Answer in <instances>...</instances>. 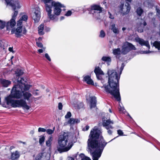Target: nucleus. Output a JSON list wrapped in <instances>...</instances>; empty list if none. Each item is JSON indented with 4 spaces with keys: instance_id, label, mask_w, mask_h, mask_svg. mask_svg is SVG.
I'll use <instances>...</instances> for the list:
<instances>
[{
    "instance_id": "1",
    "label": "nucleus",
    "mask_w": 160,
    "mask_h": 160,
    "mask_svg": "<svg viewBox=\"0 0 160 160\" xmlns=\"http://www.w3.org/2000/svg\"><path fill=\"white\" fill-rule=\"evenodd\" d=\"M102 133L101 130L95 126L91 130L89 136L87 141L88 149L92 156L93 160H98L107 144Z\"/></svg>"
},
{
    "instance_id": "2",
    "label": "nucleus",
    "mask_w": 160,
    "mask_h": 160,
    "mask_svg": "<svg viewBox=\"0 0 160 160\" xmlns=\"http://www.w3.org/2000/svg\"><path fill=\"white\" fill-rule=\"evenodd\" d=\"M124 66V64L122 63L120 68L119 75H118L117 72L114 70H108V72L109 77L108 85H104L101 87V88H103L106 92L109 93L113 96L118 101H120L121 100L119 92V81L120 78V75L122 73Z\"/></svg>"
},
{
    "instance_id": "3",
    "label": "nucleus",
    "mask_w": 160,
    "mask_h": 160,
    "mask_svg": "<svg viewBox=\"0 0 160 160\" xmlns=\"http://www.w3.org/2000/svg\"><path fill=\"white\" fill-rule=\"evenodd\" d=\"M22 97V92L17 85H15L12 88L11 94L5 98V100L7 105H10L13 108L22 107L23 109L28 110L30 107L26 101L21 99L14 100L13 98L19 99Z\"/></svg>"
},
{
    "instance_id": "4",
    "label": "nucleus",
    "mask_w": 160,
    "mask_h": 160,
    "mask_svg": "<svg viewBox=\"0 0 160 160\" xmlns=\"http://www.w3.org/2000/svg\"><path fill=\"white\" fill-rule=\"evenodd\" d=\"M45 4L46 10L48 18L54 21H57V16L59 15L61 12V8L64 6L58 2L52 1L53 0H42Z\"/></svg>"
},
{
    "instance_id": "5",
    "label": "nucleus",
    "mask_w": 160,
    "mask_h": 160,
    "mask_svg": "<svg viewBox=\"0 0 160 160\" xmlns=\"http://www.w3.org/2000/svg\"><path fill=\"white\" fill-rule=\"evenodd\" d=\"M73 145V143L69 138L68 133L64 132L58 138L57 150L60 153L66 152L70 150Z\"/></svg>"
},
{
    "instance_id": "6",
    "label": "nucleus",
    "mask_w": 160,
    "mask_h": 160,
    "mask_svg": "<svg viewBox=\"0 0 160 160\" xmlns=\"http://www.w3.org/2000/svg\"><path fill=\"white\" fill-rule=\"evenodd\" d=\"M102 10V8L98 5H94L91 6L90 13L96 18L100 19Z\"/></svg>"
},
{
    "instance_id": "7",
    "label": "nucleus",
    "mask_w": 160,
    "mask_h": 160,
    "mask_svg": "<svg viewBox=\"0 0 160 160\" xmlns=\"http://www.w3.org/2000/svg\"><path fill=\"white\" fill-rule=\"evenodd\" d=\"M17 81L18 82V86L19 87L22 92H25L29 90L31 86L29 85L25 84V81L23 78L19 77L17 79Z\"/></svg>"
},
{
    "instance_id": "8",
    "label": "nucleus",
    "mask_w": 160,
    "mask_h": 160,
    "mask_svg": "<svg viewBox=\"0 0 160 160\" xmlns=\"http://www.w3.org/2000/svg\"><path fill=\"white\" fill-rule=\"evenodd\" d=\"M14 13L12 15V18L10 21L7 22L6 28L7 30L9 31L12 28H13L16 24L15 21L16 17L18 15V11L15 10Z\"/></svg>"
},
{
    "instance_id": "9",
    "label": "nucleus",
    "mask_w": 160,
    "mask_h": 160,
    "mask_svg": "<svg viewBox=\"0 0 160 160\" xmlns=\"http://www.w3.org/2000/svg\"><path fill=\"white\" fill-rule=\"evenodd\" d=\"M132 49L135 50L136 48L132 44L127 42L124 43L122 46L121 53L123 54H126Z\"/></svg>"
},
{
    "instance_id": "10",
    "label": "nucleus",
    "mask_w": 160,
    "mask_h": 160,
    "mask_svg": "<svg viewBox=\"0 0 160 160\" xmlns=\"http://www.w3.org/2000/svg\"><path fill=\"white\" fill-rule=\"evenodd\" d=\"M119 12L122 15H127L129 13L131 9L130 4L128 3H126L125 5L123 4H121L119 6Z\"/></svg>"
},
{
    "instance_id": "11",
    "label": "nucleus",
    "mask_w": 160,
    "mask_h": 160,
    "mask_svg": "<svg viewBox=\"0 0 160 160\" xmlns=\"http://www.w3.org/2000/svg\"><path fill=\"white\" fill-rule=\"evenodd\" d=\"M26 32V29L25 28L22 29L21 26H18L16 30L12 29L11 30L12 34L15 33L18 37H20L22 34H25Z\"/></svg>"
},
{
    "instance_id": "12",
    "label": "nucleus",
    "mask_w": 160,
    "mask_h": 160,
    "mask_svg": "<svg viewBox=\"0 0 160 160\" xmlns=\"http://www.w3.org/2000/svg\"><path fill=\"white\" fill-rule=\"evenodd\" d=\"M8 4L13 9V10H15L16 8H20L21 5L19 2L18 1H14L13 0H5Z\"/></svg>"
},
{
    "instance_id": "13",
    "label": "nucleus",
    "mask_w": 160,
    "mask_h": 160,
    "mask_svg": "<svg viewBox=\"0 0 160 160\" xmlns=\"http://www.w3.org/2000/svg\"><path fill=\"white\" fill-rule=\"evenodd\" d=\"M102 121L103 126L107 129L113 128V127L112 126L113 123V121L111 120L110 119H105V118H103L102 119Z\"/></svg>"
},
{
    "instance_id": "14",
    "label": "nucleus",
    "mask_w": 160,
    "mask_h": 160,
    "mask_svg": "<svg viewBox=\"0 0 160 160\" xmlns=\"http://www.w3.org/2000/svg\"><path fill=\"white\" fill-rule=\"evenodd\" d=\"M40 9L38 7H36L33 10L32 18L35 22H38L40 17Z\"/></svg>"
},
{
    "instance_id": "15",
    "label": "nucleus",
    "mask_w": 160,
    "mask_h": 160,
    "mask_svg": "<svg viewBox=\"0 0 160 160\" xmlns=\"http://www.w3.org/2000/svg\"><path fill=\"white\" fill-rule=\"evenodd\" d=\"M97 78L98 80H101L102 79V75H104V73L99 67H96L94 70Z\"/></svg>"
},
{
    "instance_id": "16",
    "label": "nucleus",
    "mask_w": 160,
    "mask_h": 160,
    "mask_svg": "<svg viewBox=\"0 0 160 160\" xmlns=\"http://www.w3.org/2000/svg\"><path fill=\"white\" fill-rule=\"evenodd\" d=\"M147 25L146 22L142 19L141 20L140 23L137 24L138 31V32H142L143 31L144 27Z\"/></svg>"
},
{
    "instance_id": "17",
    "label": "nucleus",
    "mask_w": 160,
    "mask_h": 160,
    "mask_svg": "<svg viewBox=\"0 0 160 160\" xmlns=\"http://www.w3.org/2000/svg\"><path fill=\"white\" fill-rule=\"evenodd\" d=\"M135 40L142 46H145L149 49L150 48L149 42L148 41H145L142 39L137 38H136Z\"/></svg>"
},
{
    "instance_id": "18",
    "label": "nucleus",
    "mask_w": 160,
    "mask_h": 160,
    "mask_svg": "<svg viewBox=\"0 0 160 160\" xmlns=\"http://www.w3.org/2000/svg\"><path fill=\"white\" fill-rule=\"evenodd\" d=\"M22 92V96H23V99L25 101L27 100L29 101L32 99V95L30 92Z\"/></svg>"
},
{
    "instance_id": "19",
    "label": "nucleus",
    "mask_w": 160,
    "mask_h": 160,
    "mask_svg": "<svg viewBox=\"0 0 160 160\" xmlns=\"http://www.w3.org/2000/svg\"><path fill=\"white\" fill-rule=\"evenodd\" d=\"M11 84L10 81L3 79H0V84L3 87H7Z\"/></svg>"
},
{
    "instance_id": "20",
    "label": "nucleus",
    "mask_w": 160,
    "mask_h": 160,
    "mask_svg": "<svg viewBox=\"0 0 160 160\" xmlns=\"http://www.w3.org/2000/svg\"><path fill=\"white\" fill-rule=\"evenodd\" d=\"M90 108H94L96 106V98L94 96H92L90 98Z\"/></svg>"
},
{
    "instance_id": "21",
    "label": "nucleus",
    "mask_w": 160,
    "mask_h": 160,
    "mask_svg": "<svg viewBox=\"0 0 160 160\" xmlns=\"http://www.w3.org/2000/svg\"><path fill=\"white\" fill-rule=\"evenodd\" d=\"M19 157L20 155L19 152L16 151L12 153L11 159L12 160H15L19 158Z\"/></svg>"
},
{
    "instance_id": "22",
    "label": "nucleus",
    "mask_w": 160,
    "mask_h": 160,
    "mask_svg": "<svg viewBox=\"0 0 160 160\" xmlns=\"http://www.w3.org/2000/svg\"><path fill=\"white\" fill-rule=\"evenodd\" d=\"M80 122V120L78 119L70 118L68 120L67 123L71 125H73L74 124L79 123Z\"/></svg>"
},
{
    "instance_id": "23",
    "label": "nucleus",
    "mask_w": 160,
    "mask_h": 160,
    "mask_svg": "<svg viewBox=\"0 0 160 160\" xmlns=\"http://www.w3.org/2000/svg\"><path fill=\"white\" fill-rule=\"evenodd\" d=\"M110 29L115 34H118L119 33V29L116 27V25L114 23L112 24L110 26Z\"/></svg>"
},
{
    "instance_id": "24",
    "label": "nucleus",
    "mask_w": 160,
    "mask_h": 160,
    "mask_svg": "<svg viewBox=\"0 0 160 160\" xmlns=\"http://www.w3.org/2000/svg\"><path fill=\"white\" fill-rule=\"evenodd\" d=\"M28 19V16L26 15H23L20 19L18 21L17 26H21L22 21H26Z\"/></svg>"
},
{
    "instance_id": "25",
    "label": "nucleus",
    "mask_w": 160,
    "mask_h": 160,
    "mask_svg": "<svg viewBox=\"0 0 160 160\" xmlns=\"http://www.w3.org/2000/svg\"><path fill=\"white\" fill-rule=\"evenodd\" d=\"M44 25L43 24H41L38 27V34L41 35H43L44 34V32L43 31L44 29Z\"/></svg>"
},
{
    "instance_id": "26",
    "label": "nucleus",
    "mask_w": 160,
    "mask_h": 160,
    "mask_svg": "<svg viewBox=\"0 0 160 160\" xmlns=\"http://www.w3.org/2000/svg\"><path fill=\"white\" fill-rule=\"evenodd\" d=\"M84 81L89 84H93V82L89 76H85L84 78Z\"/></svg>"
},
{
    "instance_id": "27",
    "label": "nucleus",
    "mask_w": 160,
    "mask_h": 160,
    "mask_svg": "<svg viewBox=\"0 0 160 160\" xmlns=\"http://www.w3.org/2000/svg\"><path fill=\"white\" fill-rule=\"evenodd\" d=\"M151 44L154 47L158 50L160 49V42L158 41H155L153 42H151Z\"/></svg>"
},
{
    "instance_id": "28",
    "label": "nucleus",
    "mask_w": 160,
    "mask_h": 160,
    "mask_svg": "<svg viewBox=\"0 0 160 160\" xmlns=\"http://www.w3.org/2000/svg\"><path fill=\"white\" fill-rule=\"evenodd\" d=\"M52 136L49 137L48 139L46 141V145L48 147H50L51 146L52 142Z\"/></svg>"
},
{
    "instance_id": "29",
    "label": "nucleus",
    "mask_w": 160,
    "mask_h": 160,
    "mask_svg": "<svg viewBox=\"0 0 160 160\" xmlns=\"http://www.w3.org/2000/svg\"><path fill=\"white\" fill-rule=\"evenodd\" d=\"M102 60L107 62L108 63L111 62V59L109 57L103 56L102 58Z\"/></svg>"
},
{
    "instance_id": "30",
    "label": "nucleus",
    "mask_w": 160,
    "mask_h": 160,
    "mask_svg": "<svg viewBox=\"0 0 160 160\" xmlns=\"http://www.w3.org/2000/svg\"><path fill=\"white\" fill-rule=\"evenodd\" d=\"M45 154V153H41L38 154L35 158V160H41Z\"/></svg>"
},
{
    "instance_id": "31",
    "label": "nucleus",
    "mask_w": 160,
    "mask_h": 160,
    "mask_svg": "<svg viewBox=\"0 0 160 160\" xmlns=\"http://www.w3.org/2000/svg\"><path fill=\"white\" fill-rule=\"evenodd\" d=\"M136 12L138 16H141L143 12V11L141 8L139 7L137 9Z\"/></svg>"
},
{
    "instance_id": "32",
    "label": "nucleus",
    "mask_w": 160,
    "mask_h": 160,
    "mask_svg": "<svg viewBox=\"0 0 160 160\" xmlns=\"http://www.w3.org/2000/svg\"><path fill=\"white\" fill-rule=\"evenodd\" d=\"M121 52V49L119 48L113 49V53L114 55H119L120 54Z\"/></svg>"
},
{
    "instance_id": "33",
    "label": "nucleus",
    "mask_w": 160,
    "mask_h": 160,
    "mask_svg": "<svg viewBox=\"0 0 160 160\" xmlns=\"http://www.w3.org/2000/svg\"><path fill=\"white\" fill-rule=\"evenodd\" d=\"M79 156L82 158L81 160H91L89 158L85 156L83 154L81 153Z\"/></svg>"
},
{
    "instance_id": "34",
    "label": "nucleus",
    "mask_w": 160,
    "mask_h": 160,
    "mask_svg": "<svg viewBox=\"0 0 160 160\" xmlns=\"http://www.w3.org/2000/svg\"><path fill=\"white\" fill-rule=\"evenodd\" d=\"M7 24V22L0 20V29L3 28L5 26H6Z\"/></svg>"
},
{
    "instance_id": "35",
    "label": "nucleus",
    "mask_w": 160,
    "mask_h": 160,
    "mask_svg": "<svg viewBox=\"0 0 160 160\" xmlns=\"http://www.w3.org/2000/svg\"><path fill=\"white\" fill-rule=\"evenodd\" d=\"M39 143L41 145L43 143L45 140V137L43 136H41L39 137Z\"/></svg>"
},
{
    "instance_id": "36",
    "label": "nucleus",
    "mask_w": 160,
    "mask_h": 160,
    "mask_svg": "<svg viewBox=\"0 0 160 160\" xmlns=\"http://www.w3.org/2000/svg\"><path fill=\"white\" fill-rule=\"evenodd\" d=\"M23 73L22 70L20 69H17L16 72V74L18 76H20L22 75Z\"/></svg>"
},
{
    "instance_id": "37",
    "label": "nucleus",
    "mask_w": 160,
    "mask_h": 160,
    "mask_svg": "<svg viewBox=\"0 0 160 160\" xmlns=\"http://www.w3.org/2000/svg\"><path fill=\"white\" fill-rule=\"evenodd\" d=\"M55 127H54L53 128V129H48L46 130V132L48 134L51 135L52 134L54 131L55 130Z\"/></svg>"
},
{
    "instance_id": "38",
    "label": "nucleus",
    "mask_w": 160,
    "mask_h": 160,
    "mask_svg": "<svg viewBox=\"0 0 160 160\" xmlns=\"http://www.w3.org/2000/svg\"><path fill=\"white\" fill-rule=\"evenodd\" d=\"M105 35L106 34L102 30H101L100 32L99 37L101 38H103L105 37Z\"/></svg>"
},
{
    "instance_id": "39",
    "label": "nucleus",
    "mask_w": 160,
    "mask_h": 160,
    "mask_svg": "<svg viewBox=\"0 0 160 160\" xmlns=\"http://www.w3.org/2000/svg\"><path fill=\"white\" fill-rule=\"evenodd\" d=\"M72 114L70 112H68L65 116V118H68L71 116Z\"/></svg>"
},
{
    "instance_id": "40",
    "label": "nucleus",
    "mask_w": 160,
    "mask_h": 160,
    "mask_svg": "<svg viewBox=\"0 0 160 160\" xmlns=\"http://www.w3.org/2000/svg\"><path fill=\"white\" fill-rule=\"evenodd\" d=\"M46 130L44 128H39L38 129V132H46Z\"/></svg>"
},
{
    "instance_id": "41",
    "label": "nucleus",
    "mask_w": 160,
    "mask_h": 160,
    "mask_svg": "<svg viewBox=\"0 0 160 160\" xmlns=\"http://www.w3.org/2000/svg\"><path fill=\"white\" fill-rule=\"evenodd\" d=\"M119 110L121 113H125L126 112L125 110L123 107H121L119 108Z\"/></svg>"
},
{
    "instance_id": "42",
    "label": "nucleus",
    "mask_w": 160,
    "mask_h": 160,
    "mask_svg": "<svg viewBox=\"0 0 160 160\" xmlns=\"http://www.w3.org/2000/svg\"><path fill=\"white\" fill-rule=\"evenodd\" d=\"M45 58L49 61H51V59L48 53H45Z\"/></svg>"
},
{
    "instance_id": "43",
    "label": "nucleus",
    "mask_w": 160,
    "mask_h": 160,
    "mask_svg": "<svg viewBox=\"0 0 160 160\" xmlns=\"http://www.w3.org/2000/svg\"><path fill=\"white\" fill-rule=\"evenodd\" d=\"M118 133L120 136H122L123 135V132L121 130H118L117 131Z\"/></svg>"
},
{
    "instance_id": "44",
    "label": "nucleus",
    "mask_w": 160,
    "mask_h": 160,
    "mask_svg": "<svg viewBox=\"0 0 160 160\" xmlns=\"http://www.w3.org/2000/svg\"><path fill=\"white\" fill-rule=\"evenodd\" d=\"M62 105L61 102H59L58 104V108L59 110H62Z\"/></svg>"
},
{
    "instance_id": "45",
    "label": "nucleus",
    "mask_w": 160,
    "mask_h": 160,
    "mask_svg": "<svg viewBox=\"0 0 160 160\" xmlns=\"http://www.w3.org/2000/svg\"><path fill=\"white\" fill-rule=\"evenodd\" d=\"M37 46L39 48H42L43 47V45L40 42H37Z\"/></svg>"
},
{
    "instance_id": "46",
    "label": "nucleus",
    "mask_w": 160,
    "mask_h": 160,
    "mask_svg": "<svg viewBox=\"0 0 160 160\" xmlns=\"http://www.w3.org/2000/svg\"><path fill=\"white\" fill-rule=\"evenodd\" d=\"M72 12L70 11H68L65 14V15L67 16H69L71 15Z\"/></svg>"
},
{
    "instance_id": "47",
    "label": "nucleus",
    "mask_w": 160,
    "mask_h": 160,
    "mask_svg": "<svg viewBox=\"0 0 160 160\" xmlns=\"http://www.w3.org/2000/svg\"><path fill=\"white\" fill-rule=\"evenodd\" d=\"M108 14L109 15V18L111 19H113L114 18V17L113 15H112V14L109 12H108Z\"/></svg>"
},
{
    "instance_id": "48",
    "label": "nucleus",
    "mask_w": 160,
    "mask_h": 160,
    "mask_svg": "<svg viewBox=\"0 0 160 160\" xmlns=\"http://www.w3.org/2000/svg\"><path fill=\"white\" fill-rule=\"evenodd\" d=\"M153 52V51H144L143 52V53H145V54H148V53H149L150 52Z\"/></svg>"
},
{
    "instance_id": "49",
    "label": "nucleus",
    "mask_w": 160,
    "mask_h": 160,
    "mask_svg": "<svg viewBox=\"0 0 160 160\" xmlns=\"http://www.w3.org/2000/svg\"><path fill=\"white\" fill-rule=\"evenodd\" d=\"M156 10L157 11V13H158V15L160 14V10L158 8H156Z\"/></svg>"
},
{
    "instance_id": "50",
    "label": "nucleus",
    "mask_w": 160,
    "mask_h": 160,
    "mask_svg": "<svg viewBox=\"0 0 160 160\" xmlns=\"http://www.w3.org/2000/svg\"><path fill=\"white\" fill-rule=\"evenodd\" d=\"M44 29L46 31L48 32L50 31V29L49 28L45 27Z\"/></svg>"
},
{
    "instance_id": "51",
    "label": "nucleus",
    "mask_w": 160,
    "mask_h": 160,
    "mask_svg": "<svg viewBox=\"0 0 160 160\" xmlns=\"http://www.w3.org/2000/svg\"><path fill=\"white\" fill-rule=\"evenodd\" d=\"M110 129H108V134H111L112 133V130Z\"/></svg>"
},
{
    "instance_id": "52",
    "label": "nucleus",
    "mask_w": 160,
    "mask_h": 160,
    "mask_svg": "<svg viewBox=\"0 0 160 160\" xmlns=\"http://www.w3.org/2000/svg\"><path fill=\"white\" fill-rule=\"evenodd\" d=\"M85 129L84 130L85 131H87L89 128V127L88 126H86L85 127Z\"/></svg>"
},
{
    "instance_id": "53",
    "label": "nucleus",
    "mask_w": 160,
    "mask_h": 160,
    "mask_svg": "<svg viewBox=\"0 0 160 160\" xmlns=\"http://www.w3.org/2000/svg\"><path fill=\"white\" fill-rule=\"evenodd\" d=\"M33 94L35 95H37L38 94V93L36 91H33Z\"/></svg>"
},
{
    "instance_id": "54",
    "label": "nucleus",
    "mask_w": 160,
    "mask_h": 160,
    "mask_svg": "<svg viewBox=\"0 0 160 160\" xmlns=\"http://www.w3.org/2000/svg\"><path fill=\"white\" fill-rule=\"evenodd\" d=\"M8 50L10 52H13L12 48H11V47L9 48V49H8Z\"/></svg>"
},
{
    "instance_id": "55",
    "label": "nucleus",
    "mask_w": 160,
    "mask_h": 160,
    "mask_svg": "<svg viewBox=\"0 0 160 160\" xmlns=\"http://www.w3.org/2000/svg\"><path fill=\"white\" fill-rule=\"evenodd\" d=\"M38 52L39 53H41L43 52V50L42 49H39L38 50Z\"/></svg>"
},
{
    "instance_id": "56",
    "label": "nucleus",
    "mask_w": 160,
    "mask_h": 160,
    "mask_svg": "<svg viewBox=\"0 0 160 160\" xmlns=\"http://www.w3.org/2000/svg\"><path fill=\"white\" fill-rule=\"evenodd\" d=\"M68 160H74V159L72 157H69Z\"/></svg>"
},
{
    "instance_id": "57",
    "label": "nucleus",
    "mask_w": 160,
    "mask_h": 160,
    "mask_svg": "<svg viewBox=\"0 0 160 160\" xmlns=\"http://www.w3.org/2000/svg\"><path fill=\"white\" fill-rule=\"evenodd\" d=\"M126 29V28H124V27H123L122 28V30L123 31H124V30H125Z\"/></svg>"
},
{
    "instance_id": "58",
    "label": "nucleus",
    "mask_w": 160,
    "mask_h": 160,
    "mask_svg": "<svg viewBox=\"0 0 160 160\" xmlns=\"http://www.w3.org/2000/svg\"><path fill=\"white\" fill-rule=\"evenodd\" d=\"M64 18V17H61V20H62Z\"/></svg>"
},
{
    "instance_id": "59",
    "label": "nucleus",
    "mask_w": 160,
    "mask_h": 160,
    "mask_svg": "<svg viewBox=\"0 0 160 160\" xmlns=\"http://www.w3.org/2000/svg\"><path fill=\"white\" fill-rule=\"evenodd\" d=\"M109 112H111V113L112 112V111H111V109H109Z\"/></svg>"
},
{
    "instance_id": "60",
    "label": "nucleus",
    "mask_w": 160,
    "mask_h": 160,
    "mask_svg": "<svg viewBox=\"0 0 160 160\" xmlns=\"http://www.w3.org/2000/svg\"><path fill=\"white\" fill-rule=\"evenodd\" d=\"M158 16H159V20L160 21V14L158 15Z\"/></svg>"
},
{
    "instance_id": "61",
    "label": "nucleus",
    "mask_w": 160,
    "mask_h": 160,
    "mask_svg": "<svg viewBox=\"0 0 160 160\" xmlns=\"http://www.w3.org/2000/svg\"><path fill=\"white\" fill-rule=\"evenodd\" d=\"M12 148H13L12 147H10V149L11 150V149H12Z\"/></svg>"
},
{
    "instance_id": "62",
    "label": "nucleus",
    "mask_w": 160,
    "mask_h": 160,
    "mask_svg": "<svg viewBox=\"0 0 160 160\" xmlns=\"http://www.w3.org/2000/svg\"><path fill=\"white\" fill-rule=\"evenodd\" d=\"M13 58V56H12L11 58V59H12Z\"/></svg>"
},
{
    "instance_id": "63",
    "label": "nucleus",
    "mask_w": 160,
    "mask_h": 160,
    "mask_svg": "<svg viewBox=\"0 0 160 160\" xmlns=\"http://www.w3.org/2000/svg\"><path fill=\"white\" fill-rule=\"evenodd\" d=\"M37 91H38V90L37 89L35 91H36V92Z\"/></svg>"
},
{
    "instance_id": "64",
    "label": "nucleus",
    "mask_w": 160,
    "mask_h": 160,
    "mask_svg": "<svg viewBox=\"0 0 160 160\" xmlns=\"http://www.w3.org/2000/svg\"><path fill=\"white\" fill-rule=\"evenodd\" d=\"M106 3V2H103V4Z\"/></svg>"
}]
</instances>
